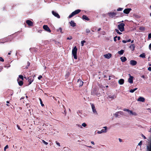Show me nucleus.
Returning <instances> with one entry per match:
<instances>
[{
    "mask_svg": "<svg viewBox=\"0 0 151 151\" xmlns=\"http://www.w3.org/2000/svg\"><path fill=\"white\" fill-rule=\"evenodd\" d=\"M42 142L44 143L45 145H47L48 144V143L45 142L44 140H42Z\"/></svg>",
    "mask_w": 151,
    "mask_h": 151,
    "instance_id": "nucleus-31",
    "label": "nucleus"
},
{
    "mask_svg": "<svg viewBox=\"0 0 151 151\" xmlns=\"http://www.w3.org/2000/svg\"><path fill=\"white\" fill-rule=\"evenodd\" d=\"M18 83L19 86H21L23 84L22 81H18Z\"/></svg>",
    "mask_w": 151,
    "mask_h": 151,
    "instance_id": "nucleus-28",
    "label": "nucleus"
},
{
    "mask_svg": "<svg viewBox=\"0 0 151 151\" xmlns=\"http://www.w3.org/2000/svg\"><path fill=\"white\" fill-rule=\"evenodd\" d=\"M6 103H8V104L9 103V101H6Z\"/></svg>",
    "mask_w": 151,
    "mask_h": 151,
    "instance_id": "nucleus-63",
    "label": "nucleus"
},
{
    "mask_svg": "<svg viewBox=\"0 0 151 151\" xmlns=\"http://www.w3.org/2000/svg\"><path fill=\"white\" fill-rule=\"evenodd\" d=\"M43 28L46 31H47L49 32H51V30L48 27V26L47 25H44L43 26Z\"/></svg>",
    "mask_w": 151,
    "mask_h": 151,
    "instance_id": "nucleus-10",
    "label": "nucleus"
},
{
    "mask_svg": "<svg viewBox=\"0 0 151 151\" xmlns=\"http://www.w3.org/2000/svg\"><path fill=\"white\" fill-rule=\"evenodd\" d=\"M123 9L122 8H118L117 10L118 11H122V10H123Z\"/></svg>",
    "mask_w": 151,
    "mask_h": 151,
    "instance_id": "nucleus-33",
    "label": "nucleus"
},
{
    "mask_svg": "<svg viewBox=\"0 0 151 151\" xmlns=\"http://www.w3.org/2000/svg\"><path fill=\"white\" fill-rule=\"evenodd\" d=\"M124 50H121L120 51L118 52V53L120 55H122L124 53Z\"/></svg>",
    "mask_w": 151,
    "mask_h": 151,
    "instance_id": "nucleus-25",
    "label": "nucleus"
},
{
    "mask_svg": "<svg viewBox=\"0 0 151 151\" xmlns=\"http://www.w3.org/2000/svg\"><path fill=\"white\" fill-rule=\"evenodd\" d=\"M109 98L114 99L116 98V96L115 95H113L112 96H109Z\"/></svg>",
    "mask_w": 151,
    "mask_h": 151,
    "instance_id": "nucleus-27",
    "label": "nucleus"
},
{
    "mask_svg": "<svg viewBox=\"0 0 151 151\" xmlns=\"http://www.w3.org/2000/svg\"><path fill=\"white\" fill-rule=\"evenodd\" d=\"M81 10L80 9H77L75 10L74 12H72L71 14L69 15L68 18H71L75 15L78 14L81 12Z\"/></svg>",
    "mask_w": 151,
    "mask_h": 151,
    "instance_id": "nucleus-4",
    "label": "nucleus"
},
{
    "mask_svg": "<svg viewBox=\"0 0 151 151\" xmlns=\"http://www.w3.org/2000/svg\"><path fill=\"white\" fill-rule=\"evenodd\" d=\"M82 18L83 19H85L87 21H88L89 19L88 18L86 15H83L82 16Z\"/></svg>",
    "mask_w": 151,
    "mask_h": 151,
    "instance_id": "nucleus-23",
    "label": "nucleus"
},
{
    "mask_svg": "<svg viewBox=\"0 0 151 151\" xmlns=\"http://www.w3.org/2000/svg\"><path fill=\"white\" fill-rule=\"evenodd\" d=\"M149 48L150 49H151V43L149 45Z\"/></svg>",
    "mask_w": 151,
    "mask_h": 151,
    "instance_id": "nucleus-53",
    "label": "nucleus"
},
{
    "mask_svg": "<svg viewBox=\"0 0 151 151\" xmlns=\"http://www.w3.org/2000/svg\"><path fill=\"white\" fill-rule=\"evenodd\" d=\"M77 48L76 46H75L73 49L72 50V54L74 57V58L76 59H77Z\"/></svg>",
    "mask_w": 151,
    "mask_h": 151,
    "instance_id": "nucleus-1",
    "label": "nucleus"
},
{
    "mask_svg": "<svg viewBox=\"0 0 151 151\" xmlns=\"http://www.w3.org/2000/svg\"><path fill=\"white\" fill-rule=\"evenodd\" d=\"M70 25L73 27H74L76 26V23L74 22L73 21H71L70 22Z\"/></svg>",
    "mask_w": 151,
    "mask_h": 151,
    "instance_id": "nucleus-17",
    "label": "nucleus"
},
{
    "mask_svg": "<svg viewBox=\"0 0 151 151\" xmlns=\"http://www.w3.org/2000/svg\"><path fill=\"white\" fill-rule=\"evenodd\" d=\"M86 32L87 33H89L90 32V30L89 29H86Z\"/></svg>",
    "mask_w": 151,
    "mask_h": 151,
    "instance_id": "nucleus-35",
    "label": "nucleus"
},
{
    "mask_svg": "<svg viewBox=\"0 0 151 151\" xmlns=\"http://www.w3.org/2000/svg\"><path fill=\"white\" fill-rule=\"evenodd\" d=\"M115 30L116 31V32L118 33V34H119V35H121L122 34V33L120 32L119 31V30L118 29H115Z\"/></svg>",
    "mask_w": 151,
    "mask_h": 151,
    "instance_id": "nucleus-29",
    "label": "nucleus"
},
{
    "mask_svg": "<svg viewBox=\"0 0 151 151\" xmlns=\"http://www.w3.org/2000/svg\"><path fill=\"white\" fill-rule=\"evenodd\" d=\"M26 22L29 26H31L33 25V22L29 20H27Z\"/></svg>",
    "mask_w": 151,
    "mask_h": 151,
    "instance_id": "nucleus-14",
    "label": "nucleus"
},
{
    "mask_svg": "<svg viewBox=\"0 0 151 151\" xmlns=\"http://www.w3.org/2000/svg\"><path fill=\"white\" fill-rule=\"evenodd\" d=\"M42 78V76H41V75H40L39 76V77H38V79L39 80H40V79Z\"/></svg>",
    "mask_w": 151,
    "mask_h": 151,
    "instance_id": "nucleus-42",
    "label": "nucleus"
},
{
    "mask_svg": "<svg viewBox=\"0 0 151 151\" xmlns=\"http://www.w3.org/2000/svg\"><path fill=\"white\" fill-rule=\"evenodd\" d=\"M131 41V40L129 39L127 41V42H129Z\"/></svg>",
    "mask_w": 151,
    "mask_h": 151,
    "instance_id": "nucleus-57",
    "label": "nucleus"
},
{
    "mask_svg": "<svg viewBox=\"0 0 151 151\" xmlns=\"http://www.w3.org/2000/svg\"><path fill=\"white\" fill-rule=\"evenodd\" d=\"M129 78L128 79V82L130 83H133V79L134 77L133 76H131L130 74H129Z\"/></svg>",
    "mask_w": 151,
    "mask_h": 151,
    "instance_id": "nucleus-12",
    "label": "nucleus"
},
{
    "mask_svg": "<svg viewBox=\"0 0 151 151\" xmlns=\"http://www.w3.org/2000/svg\"><path fill=\"white\" fill-rule=\"evenodd\" d=\"M133 42H134V40H132V41H131V43H133Z\"/></svg>",
    "mask_w": 151,
    "mask_h": 151,
    "instance_id": "nucleus-64",
    "label": "nucleus"
},
{
    "mask_svg": "<svg viewBox=\"0 0 151 151\" xmlns=\"http://www.w3.org/2000/svg\"><path fill=\"white\" fill-rule=\"evenodd\" d=\"M142 78L145 79V76L144 75H142V76L141 77Z\"/></svg>",
    "mask_w": 151,
    "mask_h": 151,
    "instance_id": "nucleus-54",
    "label": "nucleus"
},
{
    "mask_svg": "<svg viewBox=\"0 0 151 151\" xmlns=\"http://www.w3.org/2000/svg\"><path fill=\"white\" fill-rule=\"evenodd\" d=\"M101 29V28H99L98 29V31H100Z\"/></svg>",
    "mask_w": 151,
    "mask_h": 151,
    "instance_id": "nucleus-60",
    "label": "nucleus"
},
{
    "mask_svg": "<svg viewBox=\"0 0 151 151\" xmlns=\"http://www.w3.org/2000/svg\"><path fill=\"white\" fill-rule=\"evenodd\" d=\"M104 129H102L101 131H98L97 133L98 134H100L103 133H106L107 132V127H103Z\"/></svg>",
    "mask_w": 151,
    "mask_h": 151,
    "instance_id": "nucleus-5",
    "label": "nucleus"
},
{
    "mask_svg": "<svg viewBox=\"0 0 151 151\" xmlns=\"http://www.w3.org/2000/svg\"><path fill=\"white\" fill-rule=\"evenodd\" d=\"M125 24L123 23H121L118 25V27L119 30L122 32L124 30Z\"/></svg>",
    "mask_w": 151,
    "mask_h": 151,
    "instance_id": "nucleus-3",
    "label": "nucleus"
},
{
    "mask_svg": "<svg viewBox=\"0 0 151 151\" xmlns=\"http://www.w3.org/2000/svg\"><path fill=\"white\" fill-rule=\"evenodd\" d=\"M52 14L55 17H57L58 18H60V16L59 15V14L56 12H55L54 11H52Z\"/></svg>",
    "mask_w": 151,
    "mask_h": 151,
    "instance_id": "nucleus-8",
    "label": "nucleus"
},
{
    "mask_svg": "<svg viewBox=\"0 0 151 151\" xmlns=\"http://www.w3.org/2000/svg\"><path fill=\"white\" fill-rule=\"evenodd\" d=\"M123 110L124 111H127L130 115L134 116H136L137 115V114L136 112L132 111L129 109H124Z\"/></svg>",
    "mask_w": 151,
    "mask_h": 151,
    "instance_id": "nucleus-2",
    "label": "nucleus"
},
{
    "mask_svg": "<svg viewBox=\"0 0 151 151\" xmlns=\"http://www.w3.org/2000/svg\"><path fill=\"white\" fill-rule=\"evenodd\" d=\"M17 128H18V129L21 130V129L20 128V127H19V126L18 124H17Z\"/></svg>",
    "mask_w": 151,
    "mask_h": 151,
    "instance_id": "nucleus-48",
    "label": "nucleus"
},
{
    "mask_svg": "<svg viewBox=\"0 0 151 151\" xmlns=\"http://www.w3.org/2000/svg\"><path fill=\"white\" fill-rule=\"evenodd\" d=\"M118 82L120 85H122L124 83V79H121L118 81Z\"/></svg>",
    "mask_w": 151,
    "mask_h": 151,
    "instance_id": "nucleus-16",
    "label": "nucleus"
},
{
    "mask_svg": "<svg viewBox=\"0 0 151 151\" xmlns=\"http://www.w3.org/2000/svg\"><path fill=\"white\" fill-rule=\"evenodd\" d=\"M135 47L134 44H132L129 47L132 50V51L134 50Z\"/></svg>",
    "mask_w": 151,
    "mask_h": 151,
    "instance_id": "nucleus-22",
    "label": "nucleus"
},
{
    "mask_svg": "<svg viewBox=\"0 0 151 151\" xmlns=\"http://www.w3.org/2000/svg\"><path fill=\"white\" fill-rule=\"evenodd\" d=\"M77 82L79 83L80 86H83V82L81 80H78Z\"/></svg>",
    "mask_w": 151,
    "mask_h": 151,
    "instance_id": "nucleus-20",
    "label": "nucleus"
},
{
    "mask_svg": "<svg viewBox=\"0 0 151 151\" xmlns=\"http://www.w3.org/2000/svg\"><path fill=\"white\" fill-rule=\"evenodd\" d=\"M85 42H86L85 41H84V40H83V41H81V46H83L84 43Z\"/></svg>",
    "mask_w": 151,
    "mask_h": 151,
    "instance_id": "nucleus-32",
    "label": "nucleus"
},
{
    "mask_svg": "<svg viewBox=\"0 0 151 151\" xmlns=\"http://www.w3.org/2000/svg\"><path fill=\"white\" fill-rule=\"evenodd\" d=\"M123 112L121 111H119L116 112L114 114V116L116 117H119L121 115H123Z\"/></svg>",
    "mask_w": 151,
    "mask_h": 151,
    "instance_id": "nucleus-6",
    "label": "nucleus"
},
{
    "mask_svg": "<svg viewBox=\"0 0 151 151\" xmlns=\"http://www.w3.org/2000/svg\"><path fill=\"white\" fill-rule=\"evenodd\" d=\"M117 38L118 40H119L120 39V37H118Z\"/></svg>",
    "mask_w": 151,
    "mask_h": 151,
    "instance_id": "nucleus-58",
    "label": "nucleus"
},
{
    "mask_svg": "<svg viewBox=\"0 0 151 151\" xmlns=\"http://www.w3.org/2000/svg\"><path fill=\"white\" fill-rule=\"evenodd\" d=\"M0 61H2V62L4 61V60L2 58V57H0Z\"/></svg>",
    "mask_w": 151,
    "mask_h": 151,
    "instance_id": "nucleus-41",
    "label": "nucleus"
},
{
    "mask_svg": "<svg viewBox=\"0 0 151 151\" xmlns=\"http://www.w3.org/2000/svg\"><path fill=\"white\" fill-rule=\"evenodd\" d=\"M8 148V145H6L4 148V151H6V149Z\"/></svg>",
    "mask_w": 151,
    "mask_h": 151,
    "instance_id": "nucleus-38",
    "label": "nucleus"
},
{
    "mask_svg": "<svg viewBox=\"0 0 151 151\" xmlns=\"http://www.w3.org/2000/svg\"><path fill=\"white\" fill-rule=\"evenodd\" d=\"M120 59L122 62H124L127 60V59L125 57H122Z\"/></svg>",
    "mask_w": 151,
    "mask_h": 151,
    "instance_id": "nucleus-21",
    "label": "nucleus"
},
{
    "mask_svg": "<svg viewBox=\"0 0 151 151\" xmlns=\"http://www.w3.org/2000/svg\"><path fill=\"white\" fill-rule=\"evenodd\" d=\"M86 125V124L85 123H83L82 124L81 126L85 127Z\"/></svg>",
    "mask_w": 151,
    "mask_h": 151,
    "instance_id": "nucleus-36",
    "label": "nucleus"
},
{
    "mask_svg": "<svg viewBox=\"0 0 151 151\" xmlns=\"http://www.w3.org/2000/svg\"><path fill=\"white\" fill-rule=\"evenodd\" d=\"M56 144L58 146H59V147L60 146V143L58 142L57 141H56L55 142Z\"/></svg>",
    "mask_w": 151,
    "mask_h": 151,
    "instance_id": "nucleus-43",
    "label": "nucleus"
},
{
    "mask_svg": "<svg viewBox=\"0 0 151 151\" xmlns=\"http://www.w3.org/2000/svg\"><path fill=\"white\" fill-rule=\"evenodd\" d=\"M117 37V36H115L114 37V40L115 42H116V38Z\"/></svg>",
    "mask_w": 151,
    "mask_h": 151,
    "instance_id": "nucleus-45",
    "label": "nucleus"
},
{
    "mask_svg": "<svg viewBox=\"0 0 151 151\" xmlns=\"http://www.w3.org/2000/svg\"><path fill=\"white\" fill-rule=\"evenodd\" d=\"M3 69V67H1L0 68V72L2 71Z\"/></svg>",
    "mask_w": 151,
    "mask_h": 151,
    "instance_id": "nucleus-51",
    "label": "nucleus"
},
{
    "mask_svg": "<svg viewBox=\"0 0 151 151\" xmlns=\"http://www.w3.org/2000/svg\"><path fill=\"white\" fill-rule=\"evenodd\" d=\"M142 137H143L144 138V139H146V137L143 134H142Z\"/></svg>",
    "mask_w": 151,
    "mask_h": 151,
    "instance_id": "nucleus-44",
    "label": "nucleus"
},
{
    "mask_svg": "<svg viewBox=\"0 0 151 151\" xmlns=\"http://www.w3.org/2000/svg\"><path fill=\"white\" fill-rule=\"evenodd\" d=\"M27 65L28 66H29L30 65V63L29 62H27Z\"/></svg>",
    "mask_w": 151,
    "mask_h": 151,
    "instance_id": "nucleus-59",
    "label": "nucleus"
},
{
    "mask_svg": "<svg viewBox=\"0 0 151 151\" xmlns=\"http://www.w3.org/2000/svg\"><path fill=\"white\" fill-rule=\"evenodd\" d=\"M76 126H77L78 127H80L81 128H82V127L81 125L79 124H77Z\"/></svg>",
    "mask_w": 151,
    "mask_h": 151,
    "instance_id": "nucleus-40",
    "label": "nucleus"
},
{
    "mask_svg": "<svg viewBox=\"0 0 151 151\" xmlns=\"http://www.w3.org/2000/svg\"><path fill=\"white\" fill-rule=\"evenodd\" d=\"M147 109L149 110V111L151 113V109L150 108L148 109Z\"/></svg>",
    "mask_w": 151,
    "mask_h": 151,
    "instance_id": "nucleus-56",
    "label": "nucleus"
},
{
    "mask_svg": "<svg viewBox=\"0 0 151 151\" xmlns=\"http://www.w3.org/2000/svg\"><path fill=\"white\" fill-rule=\"evenodd\" d=\"M108 14L109 15L110 17L112 18L114 17L117 14L116 13L114 12H110L108 13Z\"/></svg>",
    "mask_w": 151,
    "mask_h": 151,
    "instance_id": "nucleus-9",
    "label": "nucleus"
},
{
    "mask_svg": "<svg viewBox=\"0 0 151 151\" xmlns=\"http://www.w3.org/2000/svg\"><path fill=\"white\" fill-rule=\"evenodd\" d=\"M130 64L132 66H134L137 64L136 61L134 60H131L130 61Z\"/></svg>",
    "mask_w": 151,
    "mask_h": 151,
    "instance_id": "nucleus-15",
    "label": "nucleus"
},
{
    "mask_svg": "<svg viewBox=\"0 0 151 151\" xmlns=\"http://www.w3.org/2000/svg\"><path fill=\"white\" fill-rule=\"evenodd\" d=\"M148 70L150 71H151V67H149L148 68Z\"/></svg>",
    "mask_w": 151,
    "mask_h": 151,
    "instance_id": "nucleus-46",
    "label": "nucleus"
},
{
    "mask_svg": "<svg viewBox=\"0 0 151 151\" xmlns=\"http://www.w3.org/2000/svg\"><path fill=\"white\" fill-rule=\"evenodd\" d=\"M119 140V141L120 142H122V139H120V138H119L118 139Z\"/></svg>",
    "mask_w": 151,
    "mask_h": 151,
    "instance_id": "nucleus-49",
    "label": "nucleus"
},
{
    "mask_svg": "<svg viewBox=\"0 0 151 151\" xmlns=\"http://www.w3.org/2000/svg\"><path fill=\"white\" fill-rule=\"evenodd\" d=\"M131 10L132 9L131 8L126 9L123 11V12L126 14H128Z\"/></svg>",
    "mask_w": 151,
    "mask_h": 151,
    "instance_id": "nucleus-13",
    "label": "nucleus"
},
{
    "mask_svg": "<svg viewBox=\"0 0 151 151\" xmlns=\"http://www.w3.org/2000/svg\"><path fill=\"white\" fill-rule=\"evenodd\" d=\"M105 57L107 59H109L111 57V55L110 54L108 53L104 55Z\"/></svg>",
    "mask_w": 151,
    "mask_h": 151,
    "instance_id": "nucleus-19",
    "label": "nucleus"
},
{
    "mask_svg": "<svg viewBox=\"0 0 151 151\" xmlns=\"http://www.w3.org/2000/svg\"><path fill=\"white\" fill-rule=\"evenodd\" d=\"M58 31H60V32L61 33H62L63 32H62V28H61V27H60L58 29Z\"/></svg>",
    "mask_w": 151,
    "mask_h": 151,
    "instance_id": "nucleus-37",
    "label": "nucleus"
},
{
    "mask_svg": "<svg viewBox=\"0 0 151 151\" xmlns=\"http://www.w3.org/2000/svg\"><path fill=\"white\" fill-rule=\"evenodd\" d=\"M137 89V88H135L133 89H131L129 91V92L131 93H133Z\"/></svg>",
    "mask_w": 151,
    "mask_h": 151,
    "instance_id": "nucleus-26",
    "label": "nucleus"
},
{
    "mask_svg": "<svg viewBox=\"0 0 151 151\" xmlns=\"http://www.w3.org/2000/svg\"><path fill=\"white\" fill-rule=\"evenodd\" d=\"M91 143L92 144H93V145H94L95 144V143H94V142L93 141H91Z\"/></svg>",
    "mask_w": 151,
    "mask_h": 151,
    "instance_id": "nucleus-55",
    "label": "nucleus"
},
{
    "mask_svg": "<svg viewBox=\"0 0 151 151\" xmlns=\"http://www.w3.org/2000/svg\"><path fill=\"white\" fill-rule=\"evenodd\" d=\"M137 100L138 101L143 102L145 101V99L143 97H140Z\"/></svg>",
    "mask_w": 151,
    "mask_h": 151,
    "instance_id": "nucleus-18",
    "label": "nucleus"
},
{
    "mask_svg": "<svg viewBox=\"0 0 151 151\" xmlns=\"http://www.w3.org/2000/svg\"><path fill=\"white\" fill-rule=\"evenodd\" d=\"M149 132L151 133V128L150 129V130L149 131Z\"/></svg>",
    "mask_w": 151,
    "mask_h": 151,
    "instance_id": "nucleus-61",
    "label": "nucleus"
},
{
    "mask_svg": "<svg viewBox=\"0 0 151 151\" xmlns=\"http://www.w3.org/2000/svg\"><path fill=\"white\" fill-rule=\"evenodd\" d=\"M91 108L92 110V111L94 114H97L98 113L96 111V109L95 108V106L93 104H91Z\"/></svg>",
    "mask_w": 151,
    "mask_h": 151,
    "instance_id": "nucleus-7",
    "label": "nucleus"
},
{
    "mask_svg": "<svg viewBox=\"0 0 151 151\" xmlns=\"http://www.w3.org/2000/svg\"><path fill=\"white\" fill-rule=\"evenodd\" d=\"M142 144V141H140L138 144V145H141Z\"/></svg>",
    "mask_w": 151,
    "mask_h": 151,
    "instance_id": "nucleus-52",
    "label": "nucleus"
},
{
    "mask_svg": "<svg viewBox=\"0 0 151 151\" xmlns=\"http://www.w3.org/2000/svg\"><path fill=\"white\" fill-rule=\"evenodd\" d=\"M39 100L40 101L41 106H44V104H42V100L40 98H39Z\"/></svg>",
    "mask_w": 151,
    "mask_h": 151,
    "instance_id": "nucleus-30",
    "label": "nucleus"
},
{
    "mask_svg": "<svg viewBox=\"0 0 151 151\" xmlns=\"http://www.w3.org/2000/svg\"><path fill=\"white\" fill-rule=\"evenodd\" d=\"M151 38V33H150L148 34V39H150Z\"/></svg>",
    "mask_w": 151,
    "mask_h": 151,
    "instance_id": "nucleus-39",
    "label": "nucleus"
},
{
    "mask_svg": "<svg viewBox=\"0 0 151 151\" xmlns=\"http://www.w3.org/2000/svg\"><path fill=\"white\" fill-rule=\"evenodd\" d=\"M34 78V77H32V76H30L28 78V81L29 82V85L33 81Z\"/></svg>",
    "mask_w": 151,
    "mask_h": 151,
    "instance_id": "nucleus-11",
    "label": "nucleus"
},
{
    "mask_svg": "<svg viewBox=\"0 0 151 151\" xmlns=\"http://www.w3.org/2000/svg\"><path fill=\"white\" fill-rule=\"evenodd\" d=\"M88 147V146H87ZM88 147H90V148H92V147L91 146H88Z\"/></svg>",
    "mask_w": 151,
    "mask_h": 151,
    "instance_id": "nucleus-62",
    "label": "nucleus"
},
{
    "mask_svg": "<svg viewBox=\"0 0 151 151\" xmlns=\"http://www.w3.org/2000/svg\"><path fill=\"white\" fill-rule=\"evenodd\" d=\"M72 39V37L71 36L70 37V38H69V37H68L67 38V40H71Z\"/></svg>",
    "mask_w": 151,
    "mask_h": 151,
    "instance_id": "nucleus-47",
    "label": "nucleus"
},
{
    "mask_svg": "<svg viewBox=\"0 0 151 151\" xmlns=\"http://www.w3.org/2000/svg\"><path fill=\"white\" fill-rule=\"evenodd\" d=\"M19 77L22 80H23V77L22 75H19Z\"/></svg>",
    "mask_w": 151,
    "mask_h": 151,
    "instance_id": "nucleus-34",
    "label": "nucleus"
},
{
    "mask_svg": "<svg viewBox=\"0 0 151 151\" xmlns=\"http://www.w3.org/2000/svg\"><path fill=\"white\" fill-rule=\"evenodd\" d=\"M122 42L124 43H126L127 42V41H125V40H123L122 41Z\"/></svg>",
    "mask_w": 151,
    "mask_h": 151,
    "instance_id": "nucleus-50",
    "label": "nucleus"
},
{
    "mask_svg": "<svg viewBox=\"0 0 151 151\" xmlns=\"http://www.w3.org/2000/svg\"><path fill=\"white\" fill-rule=\"evenodd\" d=\"M140 57L144 58H145V54L144 53H142V54H140L139 56Z\"/></svg>",
    "mask_w": 151,
    "mask_h": 151,
    "instance_id": "nucleus-24",
    "label": "nucleus"
}]
</instances>
